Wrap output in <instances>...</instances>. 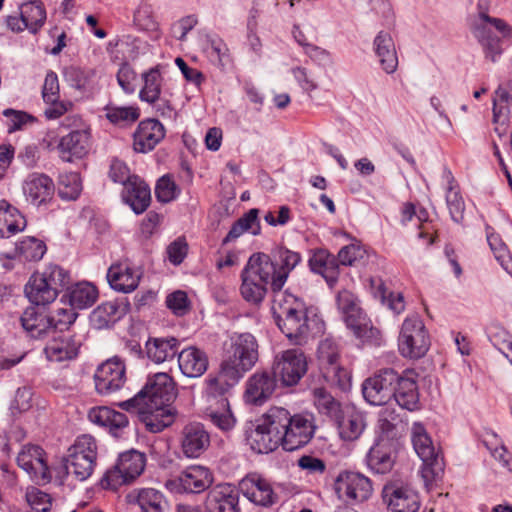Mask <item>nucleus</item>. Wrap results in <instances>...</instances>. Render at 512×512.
Listing matches in <instances>:
<instances>
[{"label":"nucleus","instance_id":"nucleus-34","mask_svg":"<svg viewBox=\"0 0 512 512\" xmlns=\"http://www.w3.org/2000/svg\"><path fill=\"white\" fill-rule=\"evenodd\" d=\"M333 421L337 426L340 438L344 441L357 440L366 428L365 415L354 408L342 410L339 418Z\"/></svg>","mask_w":512,"mask_h":512},{"label":"nucleus","instance_id":"nucleus-24","mask_svg":"<svg viewBox=\"0 0 512 512\" xmlns=\"http://www.w3.org/2000/svg\"><path fill=\"white\" fill-rule=\"evenodd\" d=\"M242 376L228 363H221L220 369L217 373H210L205 383V393L209 398L219 399L226 398L225 394L235 386Z\"/></svg>","mask_w":512,"mask_h":512},{"label":"nucleus","instance_id":"nucleus-11","mask_svg":"<svg viewBox=\"0 0 512 512\" xmlns=\"http://www.w3.org/2000/svg\"><path fill=\"white\" fill-rule=\"evenodd\" d=\"M382 502L388 512H418L420 496L412 484L401 477H392L383 485Z\"/></svg>","mask_w":512,"mask_h":512},{"label":"nucleus","instance_id":"nucleus-38","mask_svg":"<svg viewBox=\"0 0 512 512\" xmlns=\"http://www.w3.org/2000/svg\"><path fill=\"white\" fill-rule=\"evenodd\" d=\"M179 345L175 337H150L145 344L146 355L157 364L170 361L179 354Z\"/></svg>","mask_w":512,"mask_h":512},{"label":"nucleus","instance_id":"nucleus-7","mask_svg":"<svg viewBox=\"0 0 512 512\" xmlns=\"http://www.w3.org/2000/svg\"><path fill=\"white\" fill-rule=\"evenodd\" d=\"M254 256L258 261L263 262L262 264L266 263L269 267V277L272 279V291L274 294L284 292L282 289L290 273L303 261L300 252L285 246L275 248L271 254L258 252L254 253Z\"/></svg>","mask_w":512,"mask_h":512},{"label":"nucleus","instance_id":"nucleus-58","mask_svg":"<svg viewBox=\"0 0 512 512\" xmlns=\"http://www.w3.org/2000/svg\"><path fill=\"white\" fill-rule=\"evenodd\" d=\"M49 287H52L58 294L70 282V274L64 268L56 264H49L43 272L36 273Z\"/></svg>","mask_w":512,"mask_h":512},{"label":"nucleus","instance_id":"nucleus-30","mask_svg":"<svg viewBox=\"0 0 512 512\" xmlns=\"http://www.w3.org/2000/svg\"><path fill=\"white\" fill-rule=\"evenodd\" d=\"M88 419L93 424L106 428L114 437H120L129 424L126 414L106 406L91 408Z\"/></svg>","mask_w":512,"mask_h":512},{"label":"nucleus","instance_id":"nucleus-37","mask_svg":"<svg viewBox=\"0 0 512 512\" xmlns=\"http://www.w3.org/2000/svg\"><path fill=\"white\" fill-rule=\"evenodd\" d=\"M374 52L384 72L393 74L398 67V56L390 33L380 31L373 41Z\"/></svg>","mask_w":512,"mask_h":512},{"label":"nucleus","instance_id":"nucleus-18","mask_svg":"<svg viewBox=\"0 0 512 512\" xmlns=\"http://www.w3.org/2000/svg\"><path fill=\"white\" fill-rule=\"evenodd\" d=\"M238 488L246 499L257 506L269 508L279 500L271 481L257 472L248 473L243 477L238 483Z\"/></svg>","mask_w":512,"mask_h":512},{"label":"nucleus","instance_id":"nucleus-13","mask_svg":"<svg viewBox=\"0 0 512 512\" xmlns=\"http://www.w3.org/2000/svg\"><path fill=\"white\" fill-rule=\"evenodd\" d=\"M411 441L415 452L423 462L422 477L425 481L432 480L442 471V460L423 424L419 422L413 424Z\"/></svg>","mask_w":512,"mask_h":512},{"label":"nucleus","instance_id":"nucleus-41","mask_svg":"<svg viewBox=\"0 0 512 512\" xmlns=\"http://www.w3.org/2000/svg\"><path fill=\"white\" fill-rule=\"evenodd\" d=\"M203 51L209 62L222 71L233 67V57L225 41L217 35H207Z\"/></svg>","mask_w":512,"mask_h":512},{"label":"nucleus","instance_id":"nucleus-14","mask_svg":"<svg viewBox=\"0 0 512 512\" xmlns=\"http://www.w3.org/2000/svg\"><path fill=\"white\" fill-rule=\"evenodd\" d=\"M307 368L305 354L299 349H288L275 358L272 373L283 386L292 387L299 383Z\"/></svg>","mask_w":512,"mask_h":512},{"label":"nucleus","instance_id":"nucleus-52","mask_svg":"<svg viewBox=\"0 0 512 512\" xmlns=\"http://www.w3.org/2000/svg\"><path fill=\"white\" fill-rule=\"evenodd\" d=\"M103 111L110 123L122 127L131 125L140 117V110L136 105L118 106L110 102L104 106Z\"/></svg>","mask_w":512,"mask_h":512},{"label":"nucleus","instance_id":"nucleus-64","mask_svg":"<svg viewBox=\"0 0 512 512\" xmlns=\"http://www.w3.org/2000/svg\"><path fill=\"white\" fill-rule=\"evenodd\" d=\"M179 191L172 177L169 175L162 176L155 187V195L158 201L168 203L174 200Z\"/></svg>","mask_w":512,"mask_h":512},{"label":"nucleus","instance_id":"nucleus-19","mask_svg":"<svg viewBox=\"0 0 512 512\" xmlns=\"http://www.w3.org/2000/svg\"><path fill=\"white\" fill-rule=\"evenodd\" d=\"M335 491L339 498L349 502H364L368 500L373 492L371 480L358 472H341L335 481Z\"/></svg>","mask_w":512,"mask_h":512},{"label":"nucleus","instance_id":"nucleus-43","mask_svg":"<svg viewBox=\"0 0 512 512\" xmlns=\"http://www.w3.org/2000/svg\"><path fill=\"white\" fill-rule=\"evenodd\" d=\"M443 179L447 183L445 198L450 217L455 223L461 224L464 221L465 202L459 186L452 172L447 168L443 171Z\"/></svg>","mask_w":512,"mask_h":512},{"label":"nucleus","instance_id":"nucleus-5","mask_svg":"<svg viewBox=\"0 0 512 512\" xmlns=\"http://www.w3.org/2000/svg\"><path fill=\"white\" fill-rule=\"evenodd\" d=\"M62 126L71 131L62 136L57 149L59 157L65 162L84 158L91 146V128L78 114L68 115L62 122Z\"/></svg>","mask_w":512,"mask_h":512},{"label":"nucleus","instance_id":"nucleus-55","mask_svg":"<svg viewBox=\"0 0 512 512\" xmlns=\"http://www.w3.org/2000/svg\"><path fill=\"white\" fill-rule=\"evenodd\" d=\"M64 463L67 474L72 475L78 481H85L93 474L97 459L66 454Z\"/></svg>","mask_w":512,"mask_h":512},{"label":"nucleus","instance_id":"nucleus-22","mask_svg":"<svg viewBox=\"0 0 512 512\" xmlns=\"http://www.w3.org/2000/svg\"><path fill=\"white\" fill-rule=\"evenodd\" d=\"M44 450L37 445L24 446L17 456V464L34 481H49L50 471L45 460Z\"/></svg>","mask_w":512,"mask_h":512},{"label":"nucleus","instance_id":"nucleus-48","mask_svg":"<svg viewBox=\"0 0 512 512\" xmlns=\"http://www.w3.org/2000/svg\"><path fill=\"white\" fill-rule=\"evenodd\" d=\"M206 416L214 426L225 433L231 431L236 425V418L227 398L218 399L216 407L210 405L206 409Z\"/></svg>","mask_w":512,"mask_h":512},{"label":"nucleus","instance_id":"nucleus-15","mask_svg":"<svg viewBox=\"0 0 512 512\" xmlns=\"http://www.w3.org/2000/svg\"><path fill=\"white\" fill-rule=\"evenodd\" d=\"M258 360V345L255 337L250 333L240 334L231 340L223 363L237 369L243 375L249 371Z\"/></svg>","mask_w":512,"mask_h":512},{"label":"nucleus","instance_id":"nucleus-63","mask_svg":"<svg viewBox=\"0 0 512 512\" xmlns=\"http://www.w3.org/2000/svg\"><path fill=\"white\" fill-rule=\"evenodd\" d=\"M366 251L362 248L360 244H349L342 247L337 256V263L339 267L342 266H353L357 261L364 258Z\"/></svg>","mask_w":512,"mask_h":512},{"label":"nucleus","instance_id":"nucleus-47","mask_svg":"<svg viewBox=\"0 0 512 512\" xmlns=\"http://www.w3.org/2000/svg\"><path fill=\"white\" fill-rule=\"evenodd\" d=\"M245 232H250L255 236L260 234L261 226L259 221V209L252 208L235 221L228 234L223 239V244L236 240Z\"/></svg>","mask_w":512,"mask_h":512},{"label":"nucleus","instance_id":"nucleus-21","mask_svg":"<svg viewBox=\"0 0 512 512\" xmlns=\"http://www.w3.org/2000/svg\"><path fill=\"white\" fill-rule=\"evenodd\" d=\"M210 446V434L199 422L186 424L180 435V447L186 458L200 457Z\"/></svg>","mask_w":512,"mask_h":512},{"label":"nucleus","instance_id":"nucleus-42","mask_svg":"<svg viewBox=\"0 0 512 512\" xmlns=\"http://www.w3.org/2000/svg\"><path fill=\"white\" fill-rule=\"evenodd\" d=\"M186 493H202L213 483V473L202 465H191L181 472Z\"/></svg>","mask_w":512,"mask_h":512},{"label":"nucleus","instance_id":"nucleus-44","mask_svg":"<svg viewBox=\"0 0 512 512\" xmlns=\"http://www.w3.org/2000/svg\"><path fill=\"white\" fill-rule=\"evenodd\" d=\"M142 512H169V503L163 493L154 488H142L128 495Z\"/></svg>","mask_w":512,"mask_h":512},{"label":"nucleus","instance_id":"nucleus-6","mask_svg":"<svg viewBox=\"0 0 512 512\" xmlns=\"http://www.w3.org/2000/svg\"><path fill=\"white\" fill-rule=\"evenodd\" d=\"M176 397L175 383L167 373H156L148 378L145 386L132 398L120 402L118 405L125 411H133L141 403H148L149 407L171 406Z\"/></svg>","mask_w":512,"mask_h":512},{"label":"nucleus","instance_id":"nucleus-33","mask_svg":"<svg viewBox=\"0 0 512 512\" xmlns=\"http://www.w3.org/2000/svg\"><path fill=\"white\" fill-rule=\"evenodd\" d=\"M79 347L73 336L61 333L48 341L44 354L48 361L60 363L76 358Z\"/></svg>","mask_w":512,"mask_h":512},{"label":"nucleus","instance_id":"nucleus-31","mask_svg":"<svg viewBox=\"0 0 512 512\" xmlns=\"http://www.w3.org/2000/svg\"><path fill=\"white\" fill-rule=\"evenodd\" d=\"M54 189L53 180L45 174H30L23 184L26 200L35 206H40L50 200Z\"/></svg>","mask_w":512,"mask_h":512},{"label":"nucleus","instance_id":"nucleus-17","mask_svg":"<svg viewBox=\"0 0 512 512\" xmlns=\"http://www.w3.org/2000/svg\"><path fill=\"white\" fill-rule=\"evenodd\" d=\"M399 381V373L392 368L379 370L362 384L364 399L371 405H385L393 397V389Z\"/></svg>","mask_w":512,"mask_h":512},{"label":"nucleus","instance_id":"nucleus-1","mask_svg":"<svg viewBox=\"0 0 512 512\" xmlns=\"http://www.w3.org/2000/svg\"><path fill=\"white\" fill-rule=\"evenodd\" d=\"M271 311L278 328L291 343L301 345L306 342L310 310L301 298L288 291L274 294Z\"/></svg>","mask_w":512,"mask_h":512},{"label":"nucleus","instance_id":"nucleus-29","mask_svg":"<svg viewBox=\"0 0 512 512\" xmlns=\"http://www.w3.org/2000/svg\"><path fill=\"white\" fill-rule=\"evenodd\" d=\"M141 271L126 262L113 264L107 272V280L112 289L122 293L134 291L140 282Z\"/></svg>","mask_w":512,"mask_h":512},{"label":"nucleus","instance_id":"nucleus-53","mask_svg":"<svg viewBox=\"0 0 512 512\" xmlns=\"http://www.w3.org/2000/svg\"><path fill=\"white\" fill-rule=\"evenodd\" d=\"M143 87L139 92V98L149 104L160 100L162 76L158 67H152L142 74Z\"/></svg>","mask_w":512,"mask_h":512},{"label":"nucleus","instance_id":"nucleus-8","mask_svg":"<svg viewBox=\"0 0 512 512\" xmlns=\"http://www.w3.org/2000/svg\"><path fill=\"white\" fill-rule=\"evenodd\" d=\"M258 261L252 254L241 271L240 294L242 298L253 305H259L264 300L268 285L272 288V279L269 277V267L266 263Z\"/></svg>","mask_w":512,"mask_h":512},{"label":"nucleus","instance_id":"nucleus-28","mask_svg":"<svg viewBox=\"0 0 512 512\" xmlns=\"http://www.w3.org/2000/svg\"><path fill=\"white\" fill-rule=\"evenodd\" d=\"M470 29L474 38L481 45L485 58L496 62L503 52L501 39L491 32L489 25L481 19L478 13L472 20Z\"/></svg>","mask_w":512,"mask_h":512},{"label":"nucleus","instance_id":"nucleus-3","mask_svg":"<svg viewBox=\"0 0 512 512\" xmlns=\"http://www.w3.org/2000/svg\"><path fill=\"white\" fill-rule=\"evenodd\" d=\"M336 302L347 328L358 339L370 345L380 344V331L372 325L370 319L360 307V301L355 294L343 289L337 294Z\"/></svg>","mask_w":512,"mask_h":512},{"label":"nucleus","instance_id":"nucleus-4","mask_svg":"<svg viewBox=\"0 0 512 512\" xmlns=\"http://www.w3.org/2000/svg\"><path fill=\"white\" fill-rule=\"evenodd\" d=\"M319 370L324 381L333 388L347 392L352 386L350 371L340 363V350L335 340L325 338L318 345Z\"/></svg>","mask_w":512,"mask_h":512},{"label":"nucleus","instance_id":"nucleus-2","mask_svg":"<svg viewBox=\"0 0 512 512\" xmlns=\"http://www.w3.org/2000/svg\"><path fill=\"white\" fill-rule=\"evenodd\" d=\"M274 423L279 427L282 447L295 451L307 445L316 431L315 416L312 413L291 414L283 407L274 406Z\"/></svg>","mask_w":512,"mask_h":512},{"label":"nucleus","instance_id":"nucleus-46","mask_svg":"<svg viewBox=\"0 0 512 512\" xmlns=\"http://www.w3.org/2000/svg\"><path fill=\"white\" fill-rule=\"evenodd\" d=\"M24 292L29 301L37 306L50 304L58 296V293L52 287H49V284L36 273L29 278Z\"/></svg>","mask_w":512,"mask_h":512},{"label":"nucleus","instance_id":"nucleus-35","mask_svg":"<svg viewBox=\"0 0 512 512\" xmlns=\"http://www.w3.org/2000/svg\"><path fill=\"white\" fill-rule=\"evenodd\" d=\"M178 365L184 376L199 378L207 371L209 360L203 350L190 346L179 352Z\"/></svg>","mask_w":512,"mask_h":512},{"label":"nucleus","instance_id":"nucleus-12","mask_svg":"<svg viewBox=\"0 0 512 512\" xmlns=\"http://www.w3.org/2000/svg\"><path fill=\"white\" fill-rule=\"evenodd\" d=\"M430 339L418 314L408 315L402 323L398 337L399 352L403 357L418 359L426 354Z\"/></svg>","mask_w":512,"mask_h":512},{"label":"nucleus","instance_id":"nucleus-39","mask_svg":"<svg viewBox=\"0 0 512 512\" xmlns=\"http://www.w3.org/2000/svg\"><path fill=\"white\" fill-rule=\"evenodd\" d=\"M98 298L96 286L89 282H79L67 289L61 301L69 304L74 309H87L91 307Z\"/></svg>","mask_w":512,"mask_h":512},{"label":"nucleus","instance_id":"nucleus-62","mask_svg":"<svg viewBox=\"0 0 512 512\" xmlns=\"http://www.w3.org/2000/svg\"><path fill=\"white\" fill-rule=\"evenodd\" d=\"M401 421V417L396 410L386 406L379 412L378 428L383 435L389 437L394 433V430Z\"/></svg>","mask_w":512,"mask_h":512},{"label":"nucleus","instance_id":"nucleus-26","mask_svg":"<svg viewBox=\"0 0 512 512\" xmlns=\"http://www.w3.org/2000/svg\"><path fill=\"white\" fill-rule=\"evenodd\" d=\"M308 266L313 273L319 274L324 278L329 288L333 289L337 285L340 267L336 257L327 249L317 248L311 250Z\"/></svg>","mask_w":512,"mask_h":512},{"label":"nucleus","instance_id":"nucleus-45","mask_svg":"<svg viewBox=\"0 0 512 512\" xmlns=\"http://www.w3.org/2000/svg\"><path fill=\"white\" fill-rule=\"evenodd\" d=\"M26 220L20 211L7 201H0V237L9 238L22 231Z\"/></svg>","mask_w":512,"mask_h":512},{"label":"nucleus","instance_id":"nucleus-10","mask_svg":"<svg viewBox=\"0 0 512 512\" xmlns=\"http://www.w3.org/2000/svg\"><path fill=\"white\" fill-rule=\"evenodd\" d=\"M274 414V407H271L257 424L250 422L245 426L246 443L256 453H269L279 445L282 446L279 427L274 423Z\"/></svg>","mask_w":512,"mask_h":512},{"label":"nucleus","instance_id":"nucleus-56","mask_svg":"<svg viewBox=\"0 0 512 512\" xmlns=\"http://www.w3.org/2000/svg\"><path fill=\"white\" fill-rule=\"evenodd\" d=\"M19 10L24 19V26L31 33H36L45 23L46 11L39 1H30L20 5Z\"/></svg>","mask_w":512,"mask_h":512},{"label":"nucleus","instance_id":"nucleus-51","mask_svg":"<svg viewBox=\"0 0 512 512\" xmlns=\"http://www.w3.org/2000/svg\"><path fill=\"white\" fill-rule=\"evenodd\" d=\"M370 288L374 298L386 304L395 314H400L405 309L404 297L401 293L389 292L381 278H371Z\"/></svg>","mask_w":512,"mask_h":512},{"label":"nucleus","instance_id":"nucleus-57","mask_svg":"<svg viewBox=\"0 0 512 512\" xmlns=\"http://www.w3.org/2000/svg\"><path fill=\"white\" fill-rule=\"evenodd\" d=\"M82 190L80 175L77 172H64L59 175L58 195L64 200H76Z\"/></svg>","mask_w":512,"mask_h":512},{"label":"nucleus","instance_id":"nucleus-60","mask_svg":"<svg viewBox=\"0 0 512 512\" xmlns=\"http://www.w3.org/2000/svg\"><path fill=\"white\" fill-rule=\"evenodd\" d=\"M67 454L97 459V441L93 436L89 434L80 435L75 439L74 443L68 448Z\"/></svg>","mask_w":512,"mask_h":512},{"label":"nucleus","instance_id":"nucleus-20","mask_svg":"<svg viewBox=\"0 0 512 512\" xmlns=\"http://www.w3.org/2000/svg\"><path fill=\"white\" fill-rule=\"evenodd\" d=\"M276 387L277 380L272 372H256L246 381L244 400L247 404L262 406L271 398Z\"/></svg>","mask_w":512,"mask_h":512},{"label":"nucleus","instance_id":"nucleus-27","mask_svg":"<svg viewBox=\"0 0 512 512\" xmlns=\"http://www.w3.org/2000/svg\"><path fill=\"white\" fill-rule=\"evenodd\" d=\"M134 410L138 411L140 421L151 433H159L172 425L176 415L172 406L149 407L148 403H141Z\"/></svg>","mask_w":512,"mask_h":512},{"label":"nucleus","instance_id":"nucleus-50","mask_svg":"<svg viewBox=\"0 0 512 512\" xmlns=\"http://www.w3.org/2000/svg\"><path fill=\"white\" fill-rule=\"evenodd\" d=\"M123 313L117 302L108 301L98 305L90 315V322L95 329L108 328L119 319Z\"/></svg>","mask_w":512,"mask_h":512},{"label":"nucleus","instance_id":"nucleus-23","mask_svg":"<svg viewBox=\"0 0 512 512\" xmlns=\"http://www.w3.org/2000/svg\"><path fill=\"white\" fill-rule=\"evenodd\" d=\"M239 489L231 484H218L206 496L207 512H240Z\"/></svg>","mask_w":512,"mask_h":512},{"label":"nucleus","instance_id":"nucleus-49","mask_svg":"<svg viewBox=\"0 0 512 512\" xmlns=\"http://www.w3.org/2000/svg\"><path fill=\"white\" fill-rule=\"evenodd\" d=\"M369 468L377 474L388 473L394 464L391 450L384 440L378 441L367 454Z\"/></svg>","mask_w":512,"mask_h":512},{"label":"nucleus","instance_id":"nucleus-61","mask_svg":"<svg viewBox=\"0 0 512 512\" xmlns=\"http://www.w3.org/2000/svg\"><path fill=\"white\" fill-rule=\"evenodd\" d=\"M3 115L6 117L8 133H14L16 131L23 130L27 125L36 121L32 115L24 111H18L14 109L4 110Z\"/></svg>","mask_w":512,"mask_h":512},{"label":"nucleus","instance_id":"nucleus-36","mask_svg":"<svg viewBox=\"0 0 512 512\" xmlns=\"http://www.w3.org/2000/svg\"><path fill=\"white\" fill-rule=\"evenodd\" d=\"M52 318L37 305L27 307L21 317L20 323L23 329L32 338H42L52 331Z\"/></svg>","mask_w":512,"mask_h":512},{"label":"nucleus","instance_id":"nucleus-16","mask_svg":"<svg viewBox=\"0 0 512 512\" xmlns=\"http://www.w3.org/2000/svg\"><path fill=\"white\" fill-rule=\"evenodd\" d=\"M93 378L99 395H111L121 390L126 383L125 362L118 356L109 358L97 367Z\"/></svg>","mask_w":512,"mask_h":512},{"label":"nucleus","instance_id":"nucleus-40","mask_svg":"<svg viewBox=\"0 0 512 512\" xmlns=\"http://www.w3.org/2000/svg\"><path fill=\"white\" fill-rule=\"evenodd\" d=\"M402 409L413 412L420 408V398L417 383L414 379L401 376L393 389V397Z\"/></svg>","mask_w":512,"mask_h":512},{"label":"nucleus","instance_id":"nucleus-59","mask_svg":"<svg viewBox=\"0 0 512 512\" xmlns=\"http://www.w3.org/2000/svg\"><path fill=\"white\" fill-rule=\"evenodd\" d=\"M17 253L26 261H39L46 253L43 241L34 237H26L17 245Z\"/></svg>","mask_w":512,"mask_h":512},{"label":"nucleus","instance_id":"nucleus-32","mask_svg":"<svg viewBox=\"0 0 512 512\" xmlns=\"http://www.w3.org/2000/svg\"><path fill=\"white\" fill-rule=\"evenodd\" d=\"M121 195L124 203L136 214L146 211L151 202L150 187L139 176H134L129 183H125Z\"/></svg>","mask_w":512,"mask_h":512},{"label":"nucleus","instance_id":"nucleus-9","mask_svg":"<svg viewBox=\"0 0 512 512\" xmlns=\"http://www.w3.org/2000/svg\"><path fill=\"white\" fill-rule=\"evenodd\" d=\"M145 465L146 457L143 453L134 449L125 451L119 455L115 465L103 475L100 481L101 487L117 490L140 476Z\"/></svg>","mask_w":512,"mask_h":512},{"label":"nucleus","instance_id":"nucleus-54","mask_svg":"<svg viewBox=\"0 0 512 512\" xmlns=\"http://www.w3.org/2000/svg\"><path fill=\"white\" fill-rule=\"evenodd\" d=\"M313 403L320 414L326 415L331 420L338 419L342 408L331 393L323 387H315L311 391Z\"/></svg>","mask_w":512,"mask_h":512},{"label":"nucleus","instance_id":"nucleus-25","mask_svg":"<svg viewBox=\"0 0 512 512\" xmlns=\"http://www.w3.org/2000/svg\"><path fill=\"white\" fill-rule=\"evenodd\" d=\"M165 137V128L157 119L142 120L133 134V148L138 153L152 151Z\"/></svg>","mask_w":512,"mask_h":512}]
</instances>
